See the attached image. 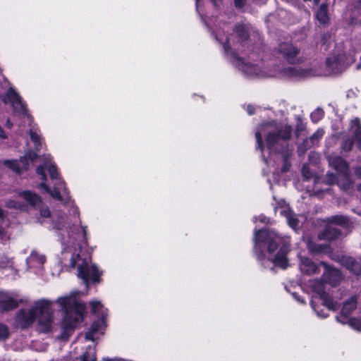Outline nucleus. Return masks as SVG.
I'll return each instance as SVG.
<instances>
[{
	"label": "nucleus",
	"instance_id": "f257e3e1",
	"mask_svg": "<svg viewBox=\"0 0 361 361\" xmlns=\"http://www.w3.org/2000/svg\"><path fill=\"white\" fill-rule=\"evenodd\" d=\"M216 37L224 44L225 52L229 56L231 61L247 75L260 78L277 75L276 73L263 70L262 63L254 64L245 61L244 58L238 56L237 52L244 51L246 40L248 38V27L247 26L237 25L233 33L229 37H226L225 40L221 37L220 34H218Z\"/></svg>",
	"mask_w": 361,
	"mask_h": 361
},
{
	"label": "nucleus",
	"instance_id": "dca6fc26",
	"mask_svg": "<svg viewBox=\"0 0 361 361\" xmlns=\"http://www.w3.org/2000/svg\"><path fill=\"white\" fill-rule=\"evenodd\" d=\"M17 302L10 296L5 295L0 299V310L7 311L16 308Z\"/></svg>",
	"mask_w": 361,
	"mask_h": 361
},
{
	"label": "nucleus",
	"instance_id": "e433bc0d",
	"mask_svg": "<svg viewBox=\"0 0 361 361\" xmlns=\"http://www.w3.org/2000/svg\"><path fill=\"white\" fill-rule=\"evenodd\" d=\"M6 206L9 208H21L23 207V204L16 200H10L7 201Z\"/></svg>",
	"mask_w": 361,
	"mask_h": 361
},
{
	"label": "nucleus",
	"instance_id": "6ab92c4d",
	"mask_svg": "<svg viewBox=\"0 0 361 361\" xmlns=\"http://www.w3.org/2000/svg\"><path fill=\"white\" fill-rule=\"evenodd\" d=\"M357 307V300L355 297L350 298L347 300L342 308L341 312L343 315L348 316Z\"/></svg>",
	"mask_w": 361,
	"mask_h": 361
},
{
	"label": "nucleus",
	"instance_id": "c85d7f7f",
	"mask_svg": "<svg viewBox=\"0 0 361 361\" xmlns=\"http://www.w3.org/2000/svg\"><path fill=\"white\" fill-rule=\"evenodd\" d=\"M99 324L97 322H94L92 324L90 331L86 333L85 339L93 341L94 340V334L99 331Z\"/></svg>",
	"mask_w": 361,
	"mask_h": 361
},
{
	"label": "nucleus",
	"instance_id": "f704fd0d",
	"mask_svg": "<svg viewBox=\"0 0 361 361\" xmlns=\"http://www.w3.org/2000/svg\"><path fill=\"white\" fill-rule=\"evenodd\" d=\"M8 335L9 331L8 327L4 324H0V340L6 339Z\"/></svg>",
	"mask_w": 361,
	"mask_h": 361
},
{
	"label": "nucleus",
	"instance_id": "37998d69",
	"mask_svg": "<svg viewBox=\"0 0 361 361\" xmlns=\"http://www.w3.org/2000/svg\"><path fill=\"white\" fill-rule=\"evenodd\" d=\"M245 4V0H235V4L237 7H243Z\"/></svg>",
	"mask_w": 361,
	"mask_h": 361
},
{
	"label": "nucleus",
	"instance_id": "393cba45",
	"mask_svg": "<svg viewBox=\"0 0 361 361\" xmlns=\"http://www.w3.org/2000/svg\"><path fill=\"white\" fill-rule=\"evenodd\" d=\"M3 164L5 166L9 168L16 173H20L21 172V168L19 166L18 160H5Z\"/></svg>",
	"mask_w": 361,
	"mask_h": 361
},
{
	"label": "nucleus",
	"instance_id": "79ce46f5",
	"mask_svg": "<svg viewBox=\"0 0 361 361\" xmlns=\"http://www.w3.org/2000/svg\"><path fill=\"white\" fill-rule=\"evenodd\" d=\"M80 258V256L78 254H76V255H73L71 257V262H70V266L73 268L75 267V264H76V262L77 260H78Z\"/></svg>",
	"mask_w": 361,
	"mask_h": 361
},
{
	"label": "nucleus",
	"instance_id": "3c124183",
	"mask_svg": "<svg viewBox=\"0 0 361 361\" xmlns=\"http://www.w3.org/2000/svg\"><path fill=\"white\" fill-rule=\"evenodd\" d=\"M266 219H266V217H265V216H259V220L261 222H262V223H266V222H267Z\"/></svg>",
	"mask_w": 361,
	"mask_h": 361
},
{
	"label": "nucleus",
	"instance_id": "09e8293b",
	"mask_svg": "<svg viewBox=\"0 0 361 361\" xmlns=\"http://www.w3.org/2000/svg\"><path fill=\"white\" fill-rule=\"evenodd\" d=\"M355 173L361 177V168L356 169ZM360 188L361 189V185H360Z\"/></svg>",
	"mask_w": 361,
	"mask_h": 361
},
{
	"label": "nucleus",
	"instance_id": "aec40b11",
	"mask_svg": "<svg viewBox=\"0 0 361 361\" xmlns=\"http://www.w3.org/2000/svg\"><path fill=\"white\" fill-rule=\"evenodd\" d=\"M345 265L347 269L355 275H359L361 272V267L360 264L353 258L348 257L345 259Z\"/></svg>",
	"mask_w": 361,
	"mask_h": 361
},
{
	"label": "nucleus",
	"instance_id": "f3484780",
	"mask_svg": "<svg viewBox=\"0 0 361 361\" xmlns=\"http://www.w3.org/2000/svg\"><path fill=\"white\" fill-rule=\"evenodd\" d=\"M42 166L48 167V171L49 173L50 178L53 180L56 179L59 180V183H56L57 185H59L62 183L61 180H59V173L57 171V168L55 164L51 162V159L49 157H47L44 158V166L41 165Z\"/></svg>",
	"mask_w": 361,
	"mask_h": 361
},
{
	"label": "nucleus",
	"instance_id": "5701e85b",
	"mask_svg": "<svg viewBox=\"0 0 361 361\" xmlns=\"http://www.w3.org/2000/svg\"><path fill=\"white\" fill-rule=\"evenodd\" d=\"M352 125L356 127L355 130V138L357 142V146L361 149V128L360 126V120L355 118L352 121Z\"/></svg>",
	"mask_w": 361,
	"mask_h": 361
},
{
	"label": "nucleus",
	"instance_id": "a19ab883",
	"mask_svg": "<svg viewBox=\"0 0 361 361\" xmlns=\"http://www.w3.org/2000/svg\"><path fill=\"white\" fill-rule=\"evenodd\" d=\"M40 215L43 217L50 216V211L47 207L43 206L40 208Z\"/></svg>",
	"mask_w": 361,
	"mask_h": 361
},
{
	"label": "nucleus",
	"instance_id": "39448f33",
	"mask_svg": "<svg viewBox=\"0 0 361 361\" xmlns=\"http://www.w3.org/2000/svg\"><path fill=\"white\" fill-rule=\"evenodd\" d=\"M329 166L336 171V173L326 174L328 184L336 183L343 190L348 189L353 183L348 162L342 157L336 155L327 157Z\"/></svg>",
	"mask_w": 361,
	"mask_h": 361
},
{
	"label": "nucleus",
	"instance_id": "8fccbe9b",
	"mask_svg": "<svg viewBox=\"0 0 361 361\" xmlns=\"http://www.w3.org/2000/svg\"><path fill=\"white\" fill-rule=\"evenodd\" d=\"M310 250L312 252H319V251H320V248H318V249H317V248H315L314 247L311 246L310 245Z\"/></svg>",
	"mask_w": 361,
	"mask_h": 361
},
{
	"label": "nucleus",
	"instance_id": "de8ad7c7",
	"mask_svg": "<svg viewBox=\"0 0 361 361\" xmlns=\"http://www.w3.org/2000/svg\"><path fill=\"white\" fill-rule=\"evenodd\" d=\"M0 137L4 139L6 138V134L4 131V130L0 127Z\"/></svg>",
	"mask_w": 361,
	"mask_h": 361
},
{
	"label": "nucleus",
	"instance_id": "4c0bfd02",
	"mask_svg": "<svg viewBox=\"0 0 361 361\" xmlns=\"http://www.w3.org/2000/svg\"><path fill=\"white\" fill-rule=\"evenodd\" d=\"M9 259L4 255L0 253V268H3L8 265Z\"/></svg>",
	"mask_w": 361,
	"mask_h": 361
},
{
	"label": "nucleus",
	"instance_id": "49530a36",
	"mask_svg": "<svg viewBox=\"0 0 361 361\" xmlns=\"http://www.w3.org/2000/svg\"><path fill=\"white\" fill-rule=\"evenodd\" d=\"M247 110L248 114L250 115H252L254 114L255 108L251 105H248L247 107Z\"/></svg>",
	"mask_w": 361,
	"mask_h": 361
},
{
	"label": "nucleus",
	"instance_id": "412c9836",
	"mask_svg": "<svg viewBox=\"0 0 361 361\" xmlns=\"http://www.w3.org/2000/svg\"><path fill=\"white\" fill-rule=\"evenodd\" d=\"M19 195L24 198L30 204L33 205H36L41 202V199L37 195L29 191L22 192L19 194Z\"/></svg>",
	"mask_w": 361,
	"mask_h": 361
},
{
	"label": "nucleus",
	"instance_id": "c9c22d12",
	"mask_svg": "<svg viewBox=\"0 0 361 361\" xmlns=\"http://www.w3.org/2000/svg\"><path fill=\"white\" fill-rule=\"evenodd\" d=\"M349 322L352 327L361 331V319L352 318L349 320Z\"/></svg>",
	"mask_w": 361,
	"mask_h": 361
},
{
	"label": "nucleus",
	"instance_id": "473e14b6",
	"mask_svg": "<svg viewBox=\"0 0 361 361\" xmlns=\"http://www.w3.org/2000/svg\"><path fill=\"white\" fill-rule=\"evenodd\" d=\"M90 306L92 312L94 314H99L100 310L102 309V305L99 301H91L90 302Z\"/></svg>",
	"mask_w": 361,
	"mask_h": 361
},
{
	"label": "nucleus",
	"instance_id": "603ef678",
	"mask_svg": "<svg viewBox=\"0 0 361 361\" xmlns=\"http://www.w3.org/2000/svg\"><path fill=\"white\" fill-rule=\"evenodd\" d=\"M6 126H7L8 128H11V126H12V124H11V123L10 122V121H9L8 119L7 120Z\"/></svg>",
	"mask_w": 361,
	"mask_h": 361
},
{
	"label": "nucleus",
	"instance_id": "ea45409f",
	"mask_svg": "<svg viewBox=\"0 0 361 361\" xmlns=\"http://www.w3.org/2000/svg\"><path fill=\"white\" fill-rule=\"evenodd\" d=\"M324 135V130L322 129L317 130L311 137V140L314 141V140L320 139Z\"/></svg>",
	"mask_w": 361,
	"mask_h": 361
},
{
	"label": "nucleus",
	"instance_id": "bb28decb",
	"mask_svg": "<svg viewBox=\"0 0 361 361\" xmlns=\"http://www.w3.org/2000/svg\"><path fill=\"white\" fill-rule=\"evenodd\" d=\"M324 235L328 240H333L340 235V232L336 228L329 226L326 228Z\"/></svg>",
	"mask_w": 361,
	"mask_h": 361
},
{
	"label": "nucleus",
	"instance_id": "a878e982",
	"mask_svg": "<svg viewBox=\"0 0 361 361\" xmlns=\"http://www.w3.org/2000/svg\"><path fill=\"white\" fill-rule=\"evenodd\" d=\"M285 215L289 226L293 228H296L298 226V220L295 215L290 211L285 212Z\"/></svg>",
	"mask_w": 361,
	"mask_h": 361
},
{
	"label": "nucleus",
	"instance_id": "9d476101",
	"mask_svg": "<svg viewBox=\"0 0 361 361\" xmlns=\"http://www.w3.org/2000/svg\"><path fill=\"white\" fill-rule=\"evenodd\" d=\"M288 252V245L286 243H283L278 252L277 255L273 257H268V259L276 267L282 269H286L288 267V260L286 259V254Z\"/></svg>",
	"mask_w": 361,
	"mask_h": 361
},
{
	"label": "nucleus",
	"instance_id": "c03bdc74",
	"mask_svg": "<svg viewBox=\"0 0 361 361\" xmlns=\"http://www.w3.org/2000/svg\"><path fill=\"white\" fill-rule=\"evenodd\" d=\"M302 174L307 178H308L310 177V172L306 166H303V167H302Z\"/></svg>",
	"mask_w": 361,
	"mask_h": 361
},
{
	"label": "nucleus",
	"instance_id": "f8f14e48",
	"mask_svg": "<svg viewBox=\"0 0 361 361\" xmlns=\"http://www.w3.org/2000/svg\"><path fill=\"white\" fill-rule=\"evenodd\" d=\"M36 173L40 176V179L42 181L40 185H39V187L40 188H42L43 189L45 190V191L48 193L50 194V195L53 197V198H56L59 200H61V195H60V193H59V188H54L53 190H51L46 184H45V181L47 180L46 178V175H45V173L44 172V167L42 166H37V169H36Z\"/></svg>",
	"mask_w": 361,
	"mask_h": 361
},
{
	"label": "nucleus",
	"instance_id": "4d7b16f0",
	"mask_svg": "<svg viewBox=\"0 0 361 361\" xmlns=\"http://www.w3.org/2000/svg\"><path fill=\"white\" fill-rule=\"evenodd\" d=\"M105 361H110L109 359H104Z\"/></svg>",
	"mask_w": 361,
	"mask_h": 361
},
{
	"label": "nucleus",
	"instance_id": "864d4df0",
	"mask_svg": "<svg viewBox=\"0 0 361 361\" xmlns=\"http://www.w3.org/2000/svg\"><path fill=\"white\" fill-rule=\"evenodd\" d=\"M311 305H312V308L316 311L315 307H314V302H313V301H312V302H311Z\"/></svg>",
	"mask_w": 361,
	"mask_h": 361
},
{
	"label": "nucleus",
	"instance_id": "ddd939ff",
	"mask_svg": "<svg viewBox=\"0 0 361 361\" xmlns=\"http://www.w3.org/2000/svg\"><path fill=\"white\" fill-rule=\"evenodd\" d=\"M279 51L290 62H293L295 57L298 54L299 50L293 44L289 43H281L279 46Z\"/></svg>",
	"mask_w": 361,
	"mask_h": 361
},
{
	"label": "nucleus",
	"instance_id": "2f4dec72",
	"mask_svg": "<svg viewBox=\"0 0 361 361\" xmlns=\"http://www.w3.org/2000/svg\"><path fill=\"white\" fill-rule=\"evenodd\" d=\"M80 361H97L96 355L94 352H85L82 356L80 357Z\"/></svg>",
	"mask_w": 361,
	"mask_h": 361
},
{
	"label": "nucleus",
	"instance_id": "0eeeda50",
	"mask_svg": "<svg viewBox=\"0 0 361 361\" xmlns=\"http://www.w3.org/2000/svg\"><path fill=\"white\" fill-rule=\"evenodd\" d=\"M2 99L5 104H11L15 114L27 115V109L25 104L23 103L19 94L12 87L3 96Z\"/></svg>",
	"mask_w": 361,
	"mask_h": 361
},
{
	"label": "nucleus",
	"instance_id": "a18cd8bd",
	"mask_svg": "<svg viewBox=\"0 0 361 361\" xmlns=\"http://www.w3.org/2000/svg\"><path fill=\"white\" fill-rule=\"evenodd\" d=\"M290 166V163H288L286 160L284 161V164H283V168H282V171L283 172H286L287 171L289 168Z\"/></svg>",
	"mask_w": 361,
	"mask_h": 361
},
{
	"label": "nucleus",
	"instance_id": "2eb2a0df",
	"mask_svg": "<svg viewBox=\"0 0 361 361\" xmlns=\"http://www.w3.org/2000/svg\"><path fill=\"white\" fill-rule=\"evenodd\" d=\"M283 75L288 77L305 78L312 75V71L296 68H288L283 70Z\"/></svg>",
	"mask_w": 361,
	"mask_h": 361
},
{
	"label": "nucleus",
	"instance_id": "9b49d317",
	"mask_svg": "<svg viewBox=\"0 0 361 361\" xmlns=\"http://www.w3.org/2000/svg\"><path fill=\"white\" fill-rule=\"evenodd\" d=\"M345 61L344 54H334L326 59V66L333 71L338 72L341 71Z\"/></svg>",
	"mask_w": 361,
	"mask_h": 361
},
{
	"label": "nucleus",
	"instance_id": "1a4fd4ad",
	"mask_svg": "<svg viewBox=\"0 0 361 361\" xmlns=\"http://www.w3.org/2000/svg\"><path fill=\"white\" fill-rule=\"evenodd\" d=\"M309 286L323 301V305L326 306L329 310H335L336 309V304L324 292V286L323 282L319 280L310 281Z\"/></svg>",
	"mask_w": 361,
	"mask_h": 361
},
{
	"label": "nucleus",
	"instance_id": "b1692460",
	"mask_svg": "<svg viewBox=\"0 0 361 361\" xmlns=\"http://www.w3.org/2000/svg\"><path fill=\"white\" fill-rule=\"evenodd\" d=\"M37 157V155L35 152H28L25 156L20 157V161L23 164V168L27 170L28 169L27 161L33 162Z\"/></svg>",
	"mask_w": 361,
	"mask_h": 361
},
{
	"label": "nucleus",
	"instance_id": "cd10ccee",
	"mask_svg": "<svg viewBox=\"0 0 361 361\" xmlns=\"http://www.w3.org/2000/svg\"><path fill=\"white\" fill-rule=\"evenodd\" d=\"M28 260L29 263L30 264L37 263L39 265H42L45 262V257L44 255H38L37 253L35 252L30 255Z\"/></svg>",
	"mask_w": 361,
	"mask_h": 361
},
{
	"label": "nucleus",
	"instance_id": "6e6552de",
	"mask_svg": "<svg viewBox=\"0 0 361 361\" xmlns=\"http://www.w3.org/2000/svg\"><path fill=\"white\" fill-rule=\"evenodd\" d=\"M78 276L87 285L89 281L92 282L99 281V272L95 265L89 264L87 262H82L78 266Z\"/></svg>",
	"mask_w": 361,
	"mask_h": 361
},
{
	"label": "nucleus",
	"instance_id": "58836bf2",
	"mask_svg": "<svg viewBox=\"0 0 361 361\" xmlns=\"http://www.w3.org/2000/svg\"><path fill=\"white\" fill-rule=\"evenodd\" d=\"M353 147V142L350 140H345L342 145V149L348 152Z\"/></svg>",
	"mask_w": 361,
	"mask_h": 361
},
{
	"label": "nucleus",
	"instance_id": "72a5a7b5",
	"mask_svg": "<svg viewBox=\"0 0 361 361\" xmlns=\"http://www.w3.org/2000/svg\"><path fill=\"white\" fill-rule=\"evenodd\" d=\"M323 111L320 109H317L311 114V118L314 122H317L323 117Z\"/></svg>",
	"mask_w": 361,
	"mask_h": 361
},
{
	"label": "nucleus",
	"instance_id": "4468645a",
	"mask_svg": "<svg viewBox=\"0 0 361 361\" xmlns=\"http://www.w3.org/2000/svg\"><path fill=\"white\" fill-rule=\"evenodd\" d=\"M326 283H329L333 286H336L338 284L341 280V271L336 269H330L324 274Z\"/></svg>",
	"mask_w": 361,
	"mask_h": 361
},
{
	"label": "nucleus",
	"instance_id": "bf43d9fd",
	"mask_svg": "<svg viewBox=\"0 0 361 361\" xmlns=\"http://www.w3.org/2000/svg\"><path fill=\"white\" fill-rule=\"evenodd\" d=\"M196 1H197L198 0H196Z\"/></svg>",
	"mask_w": 361,
	"mask_h": 361
},
{
	"label": "nucleus",
	"instance_id": "c756f323",
	"mask_svg": "<svg viewBox=\"0 0 361 361\" xmlns=\"http://www.w3.org/2000/svg\"><path fill=\"white\" fill-rule=\"evenodd\" d=\"M329 221L337 225H345L348 224V219L343 216H334L330 219Z\"/></svg>",
	"mask_w": 361,
	"mask_h": 361
},
{
	"label": "nucleus",
	"instance_id": "13d9d810",
	"mask_svg": "<svg viewBox=\"0 0 361 361\" xmlns=\"http://www.w3.org/2000/svg\"><path fill=\"white\" fill-rule=\"evenodd\" d=\"M1 234H2V231H1V229L0 228V235H1Z\"/></svg>",
	"mask_w": 361,
	"mask_h": 361
},
{
	"label": "nucleus",
	"instance_id": "4be33fe9",
	"mask_svg": "<svg viewBox=\"0 0 361 361\" xmlns=\"http://www.w3.org/2000/svg\"><path fill=\"white\" fill-rule=\"evenodd\" d=\"M317 19L322 24H325L329 20L327 13V6L322 4L316 14Z\"/></svg>",
	"mask_w": 361,
	"mask_h": 361
},
{
	"label": "nucleus",
	"instance_id": "f03ea898",
	"mask_svg": "<svg viewBox=\"0 0 361 361\" xmlns=\"http://www.w3.org/2000/svg\"><path fill=\"white\" fill-rule=\"evenodd\" d=\"M51 304V301L42 299L35 302L31 309L20 310L16 316L17 325L26 328L37 317L39 331H49L54 321Z\"/></svg>",
	"mask_w": 361,
	"mask_h": 361
},
{
	"label": "nucleus",
	"instance_id": "6e6d98bb",
	"mask_svg": "<svg viewBox=\"0 0 361 361\" xmlns=\"http://www.w3.org/2000/svg\"><path fill=\"white\" fill-rule=\"evenodd\" d=\"M315 3L317 4L319 2V0H314Z\"/></svg>",
	"mask_w": 361,
	"mask_h": 361
},
{
	"label": "nucleus",
	"instance_id": "a211bd4d",
	"mask_svg": "<svg viewBox=\"0 0 361 361\" xmlns=\"http://www.w3.org/2000/svg\"><path fill=\"white\" fill-rule=\"evenodd\" d=\"M317 267L310 259L307 258L301 259L300 269L302 271L310 274L316 273L317 271Z\"/></svg>",
	"mask_w": 361,
	"mask_h": 361
},
{
	"label": "nucleus",
	"instance_id": "7ed1b4c3",
	"mask_svg": "<svg viewBox=\"0 0 361 361\" xmlns=\"http://www.w3.org/2000/svg\"><path fill=\"white\" fill-rule=\"evenodd\" d=\"M56 302L64 311L61 322V327L65 330L75 328L83 319L85 307L80 303L77 294L71 293L69 295L60 297Z\"/></svg>",
	"mask_w": 361,
	"mask_h": 361
},
{
	"label": "nucleus",
	"instance_id": "423d86ee",
	"mask_svg": "<svg viewBox=\"0 0 361 361\" xmlns=\"http://www.w3.org/2000/svg\"><path fill=\"white\" fill-rule=\"evenodd\" d=\"M254 241L256 250H260L261 243L264 242L267 245L268 254L272 255L283 240L275 231L263 229L255 232Z\"/></svg>",
	"mask_w": 361,
	"mask_h": 361
},
{
	"label": "nucleus",
	"instance_id": "20e7f679",
	"mask_svg": "<svg viewBox=\"0 0 361 361\" xmlns=\"http://www.w3.org/2000/svg\"><path fill=\"white\" fill-rule=\"evenodd\" d=\"M291 135V128L276 122L262 124L255 133L258 147L262 149V137L269 147L278 142L280 140H288Z\"/></svg>",
	"mask_w": 361,
	"mask_h": 361
},
{
	"label": "nucleus",
	"instance_id": "5fc2aeb1",
	"mask_svg": "<svg viewBox=\"0 0 361 361\" xmlns=\"http://www.w3.org/2000/svg\"><path fill=\"white\" fill-rule=\"evenodd\" d=\"M3 216V212L2 210L0 209V218Z\"/></svg>",
	"mask_w": 361,
	"mask_h": 361
},
{
	"label": "nucleus",
	"instance_id": "7c9ffc66",
	"mask_svg": "<svg viewBox=\"0 0 361 361\" xmlns=\"http://www.w3.org/2000/svg\"><path fill=\"white\" fill-rule=\"evenodd\" d=\"M30 137L31 140L35 144V147L36 150H39V147H40V138L38 136V135L37 134V133L33 131L32 130H30Z\"/></svg>",
	"mask_w": 361,
	"mask_h": 361
}]
</instances>
